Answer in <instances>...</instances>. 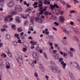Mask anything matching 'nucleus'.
Wrapping results in <instances>:
<instances>
[{"label": "nucleus", "mask_w": 80, "mask_h": 80, "mask_svg": "<svg viewBox=\"0 0 80 80\" xmlns=\"http://www.w3.org/2000/svg\"><path fill=\"white\" fill-rule=\"evenodd\" d=\"M18 56L19 57L18 58H17V57L16 56L15 58L17 61L19 63V66H22L23 64V58H22V56L21 53H18Z\"/></svg>", "instance_id": "obj_1"}, {"label": "nucleus", "mask_w": 80, "mask_h": 80, "mask_svg": "<svg viewBox=\"0 0 80 80\" xmlns=\"http://www.w3.org/2000/svg\"><path fill=\"white\" fill-rule=\"evenodd\" d=\"M18 11H19L21 12L22 11V9L21 8L20 6L18 5L16 7L14 11H12L10 13L11 15H16L17 14V12Z\"/></svg>", "instance_id": "obj_2"}, {"label": "nucleus", "mask_w": 80, "mask_h": 80, "mask_svg": "<svg viewBox=\"0 0 80 80\" xmlns=\"http://www.w3.org/2000/svg\"><path fill=\"white\" fill-rule=\"evenodd\" d=\"M63 60V58H60L59 59V62H62L61 63V64L62 65V68H63V69H65L66 68V66L67 65V64L66 63H64V61H62Z\"/></svg>", "instance_id": "obj_3"}, {"label": "nucleus", "mask_w": 80, "mask_h": 80, "mask_svg": "<svg viewBox=\"0 0 80 80\" xmlns=\"http://www.w3.org/2000/svg\"><path fill=\"white\" fill-rule=\"evenodd\" d=\"M5 51L8 54V56L9 57H10V58L12 57V53H11V52H10V51L8 48H6Z\"/></svg>", "instance_id": "obj_4"}, {"label": "nucleus", "mask_w": 80, "mask_h": 80, "mask_svg": "<svg viewBox=\"0 0 80 80\" xmlns=\"http://www.w3.org/2000/svg\"><path fill=\"white\" fill-rule=\"evenodd\" d=\"M50 7H50L49 8H50V9H51L52 10H53V9H54L55 8V7H56V8H59V7H58V6H57V4H54L53 5L51 4L50 5Z\"/></svg>", "instance_id": "obj_5"}, {"label": "nucleus", "mask_w": 80, "mask_h": 80, "mask_svg": "<svg viewBox=\"0 0 80 80\" xmlns=\"http://www.w3.org/2000/svg\"><path fill=\"white\" fill-rule=\"evenodd\" d=\"M39 68L42 72H45V69L43 68V66L42 64H39Z\"/></svg>", "instance_id": "obj_6"}, {"label": "nucleus", "mask_w": 80, "mask_h": 80, "mask_svg": "<svg viewBox=\"0 0 80 80\" xmlns=\"http://www.w3.org/2000/svg\"><path fill=\"white\" fill-rule=\"evenodd\" d=\"M8 5L9 7H12L14 5V2L13 1H11L8 4Z\"/></svg>", "instance_id": "obj_7"}, {"label": "nucleus", "mask_w": 80, "mask_h": 80, "mask_svg": "<svg viewBox=\"0 0 80 80\" xmlns=\"http://www.w3.org/2000/svg\"><path fill=\"white\" fill-rule=\"evenodd\" d=\"M35 20L37 22H38V23H42V19H40V18H35Z\"/></svg>", "instance_id": "obj_8"}, {"label": "nucleus", "mask_w": 80, "mask_h": 80, "mask_svg": "<svg viewBox=\"0 0 80 80\" xmlns=\"http://www.w3.org/2000/svg\"><path fill=\"white\" fill-rule=\"evenodd\" d=\"M59 21L61 23H63L65 21V18L62 16H60L59 18Z\"/></svg>", "instance_id": "obj_9"}, {"label": "nucleus", "mask_w": 80, "mask_h": 80, "mask_svg": "<svg viewBox=\"0 0 80 80\" xmlns=\"http://www.w3.org/2000/svg\"><path fill=\"white\" fill-rule=\"evenodd\" d=\"M69 75L70 76V77L71 79V80H75V77H73V74L71 72H69Z\"/></svg>", "instance_id": "obj_10"}, {"label": "nucleus", "mask_w": 80, "mask_h": 80, "mask_svg": "<svg viewBox=\"0 0 80 80\" xmlns=\"http://www.w3.org/2000/svg\"><path fill=\"white\" fill-rule=\"evenodd\" d=\"M33 56L37 60H38V56L37 53L34 52L33 54Z\"/></svg>", "instance_id": "obj_11"}, {"label": "nucleus", "mask_w": 80, "mask_h": 80, "mask_svg": "<svg viewBox=\"0 0 80 80\" xmlns=\"http://www.w3.org/2000/svg\"><path fill=\"white\" fill-rule=\"evenodd\" d=\"M74 66L75 67L78 68L79 69V70H80V67L78 65V63L75 62L74 64Z\"/></svg>", "instance_id": "obj_12"}, {"label": "nucleus", "mask_w": 80, "mask_h": 80, "mask_svg": "<svg viewBox=\"0 0 80 80\" xmlns=\"http://www.w3.org/2000/svg\"><path fill=\"white\" fill-rule=\"evenodd\" d=\"M6 67L7 69H9L10 68V64L9 63V62H6Z\"/></svg>", "instance_id": "obj_13"}, {"label": "nucleus", "mask_w": 80, "mask_h": 80, "mask_svg": "<svg viewBox=\"0 0 80 80\" xmlns=\"http://www.w3.org/2000/svg\"><path fill=\"white\" fill-rule=\"evenodd\" d=\"M47 7H44V9H43L41 11V12H40L39 15V16H40L41 15H42L43 14V12L44 11H46L47 10Z\"/></svg>", "instance_id": "obj_14"}, {"label": "nucleus", "mask_w": 80, "mask_h": 80, "mask_svg": "<svg viewBox=\"0 0 80 80\" xmlns=\"http://www.w3.org/2000/svg\"><path fill=\"white\" fill-rule=\"evenodd\" d=\"M33 10V8L32 7H29L28 8L26 12H28L29 13H30L31 12L30 11L31 10Z\"/></svg>", "instance_id": "obj_15"}, {"label": "nucleus", "mask_w": 80, "mask_h": 80, "mask_svg": "<svg viewBox=\"0 0 80 80\" xmlns=\"http://www.w3.org/2000/svg\"><path fill=\"white\" fill-rule=\"evenodd\" d=\"M12 17V15H9L8 16L6 17L4 19V21H7L8 20V18H10Z\"/></svg>", "instance_id": "obj_16"}, {"label": "nucleus", "mask_w": 80, "mask_h": 80, "mask_svg": "<svg viewBox=\"0 0 80 80\" xmlns=\"http://www.w3.org/2000/svg\"><path fill=\"white\" fill-rule=\"evenodd\" d=\"M29 63L31 66V67H34V64H33V61L32 60H30L29 61Z\"/></svg>", "instance_id": "obj_17"}, {"label": "nucleus", "mask_w": 80, "mask_h": 80, "mask_svg": "<svg viewBox=\"0 0 80 80\" xmlns=\"http://www.w3.org/2000/svg\"><path fill=\"white\" fill-rule=\"evenodd\" d=\"M37 5H38V2H34V4H33V6H34V8H38V6H37Z\"/></svg>", "instance_id": "obj_18"}, {"label": "nucleus", "mask_w": 80, "mask_h": 80, "mask_svg": "<svg viewBox=\"0 0 80 80\" xmlns=\"http://www.w3.org/2000/svg\"><path fill=\"white\" fill-rule=\"evenodd\" d=\"M21 17H22L23 18H24L25 19H27V15L23 14H21Z\"/></svg>", "instance_id": "obj_19"}, {"label": "nucleus", "mask_w": 80, "mask_h": 80, "mask_svg": "<svg viewBox=\"0 0 80 80\" xmlns=\"http://www.w3.org/2000/svg\"><path fill=\"white\" fill-rule=\"evenodd\" d=\"M16 21L17 23H20L21 22V20H20L19 18L17 17L16 18Z\"/></svg>", "instance_id": "obj_20"}, {"label": "nucleus", "mask_w": 80, "mask_h": 80, "mask_svg": "<svg viewBox=\"0 0 80 80\" xmlns=\"http://www.w3.org/2000/svg\"><path fill=\"white\" fill-rule=\"evenodd\" d=\"M50 68H52V70L53 72H54V73L57 72V68H53L52 66H51Z\"/></svg>", "instance_id": "obj_21"}, {"label": "nucleus", "mask_w": 80, "mask_h": 80, "mask_svg": "<svg viewBox=\"0 0 80 80\" xmlns=\"http://www.w3.org/2000/svg\"><path fill=\"white\" fill-rule=\"evenodd\" d=\"M70 50L71 52H75V49L74 48H70Z\"/></svg>", "instance_id": "obj_22"}, {"label": "nucleus", "mask_w": 80, "mask_h": 80, "mask_svg": "<svg viewBox=\"0 0 80 80\" xmlns=\"http://www.w3.org/2000/svg\"><path fill=\"white\" fill-rule=\"evenodd\" d=\"M22 50L24 52H27V49H26V48H23Z\"/></svg>", "instance_id": "obj_23"}, {"label": "nucleus", "mask_w": 80, "mask_h": 80, "mask_svg": "<svg viewBox=\"0 0 80 80\" xmlns=\"http://www.w3.org/2000/svg\"><path fill=\"white\" fill-rule=\"evenodd\" d=\"M62 30L64 32H65V33H67V29H65V28H62Z\"/></svg>", "instance_id": "obj_24"}, {"label": "nucleus", "mask_w": 80, "mask_h": 80, "mask_svg": "<svg viewBox=\"0 0 80 80\" xmlns=\"http://www.w3.org/2000/svg\"><path fill=\"white\" fill-rule=\"evenodd\" d=\"M69 53L71 57H73V53L71 51H69L68 52Z\"/></svg>", "instance_id": "obj_25"}, {"label": "nucleus", "mask_w": 80, "mask_h": 80, "mask_svg": "<svg viewBox=\"0 0 80 80\" xmlns=\"http://www.w3.org/2000/svg\"><path fill=\"white\" fill-rule=\"evenodd\" d=\"M44 4H46V5L48 4H50V2L49 1H47L45 0L44 1Z\"/></svg>", "instance_id": "obj_26"}, {"label": "nucleus", "mask_w": 80, "mask_h": 80, "mask_svg": "<svg viewBox=\"0 0 80 80\" xmlns=\"http://www.w3.org/2000/svg\"><path fill=\"white\" fill-rule=\"evenodd\" d=\"M39 8L40 10H43V8L42 7V4H39Z\"/></svg>", "instance_id": "obj_27"}, {"label": "nucleus", "mask_w": 80, "mask_h": 80, "mask_svg": "<svg viewBox=\"0 0 80 80\" xmlns=\"http://www.w3.org/2000/svg\"><path fill=\"white\" fill-rule=\"evenodd\" d=\"M31 43H32V45H36V43H37V42H33L32 41H31L30 42Z\"/></svg>", "instance_id": "obj_28"}, {"label": "nucleus", "mask_w": 80, "mask_h": 80, "mask_svg": "<svg viewBox=\"0 0 80 80\" xmlns=\"http://www.w3.org/2000/svg\"><path fill=\"white\" fill-rule=\"evenodd\" d=\"M18 30L19 32H21L23 31V30L21 28H18Z\"/></svg>", "instance_id": "obj_29"}, {"label": "nucleus", "mask_w": 80, "mask_h": 80, "mask_svg": "<svg viewBox=\"0 0 80 80\" xmlns=\"http://www.w3.org/2000/svg\"><path fill=\"white\" fill-rule=\"evenodd\" d=\"M20 38L22 40H25V37H24L23 35L21 36Z\"/></svg>", "instance_id": "obj_30"}, {"label": "nucleus", "mask_w": 80, "mask_h": 80, "mask_svg": "<svg viewBox=\"0 0 80 80\" xmlns=\"http://www.w3.org/2000/svg\"><path fill=\"white\" fill-rule=\"evenodd\" d=\"M56 72H58L59 73H61V71L59 68H56Z\"/></svg>", "instance_id": "obj_31"}, {"label": "nucleus", "mask_w": 80, "mask_h": 80, "mask_svg": "<svg viewBox=\"0 0 80 80\" xmlns=\"http://www.w3.org/2000/svg\"><path fill=\"white\" fill-rule=\"evenodd\" d=\"M12 29L13 30H16V27H15V25H12Z\"/></svg>", "instance_id": "obj_32"}, {"label": "nucleus", "mask_w": 80, "mask_h": 80, "mask_svg": "<svg viewBox=\"0 0 80 80\" xmlns=\"http://www.w3.org/2000/svg\"><path fill=\"white\" fill-rule=\"evenodd\" d=\"M73 39H74V40H75L76 42H78V40L77 39V38L76 37H73Z\"/></svg>", "instance_id": "obj_33"}, {"label": "nucleus", "mask_w": 80, "mask_h": 80, "mask_svg": "<svg viewBox=\"0 0 80 80\" xmlns=\"http://www.w3.org/2000/svg\"><path fill=\"white\" fill-rule=\"evenodd\" d=\"M24 5H26L27 7H29V4H28L26 2V1H24Z\"/></svg>", "instance_id": "obj_34"}, {"label": "nucleus", "mask_w": 80, "mask_h": 80, "mask_svg": "<svg viewBox=\"0 0 80 80\" xmlns=\"http://www.w3.org/2000/svg\"><path fill=\"white\" fill-rule=\"evenodd\" d=\"M1 57H4V58L7 57V55L5 54V53H2L1 55Z\"/></svg>", "instance_id": "obj_35"}, {"label": "nucleus", "mask_w": 80, "mask_h": 80, "mask_svg": "<svg viewBox=\"0 0 80 80\" xmlns=\"http://www.w3.org/2000/svg\"><path fill=\"white\" fill-rule=\"evenodd\" d=\"M44 15L47 16L48 15L49 12L48 11H45L44 12Z\"/></svg>", "instance_id": "obj_36"}, {"label": "nucleus", "mask_w": 80, "mask_h": 80, "mask_svg": "<svg viewBox=\"0 0 80 80\" xmlns=\"http://www.w3.org/2000/svg\"><path fill=\"white\" fill-rule=\"evenodd\" d=\"M50 64H51L53 66H54L55 64V63H54V62H53L51 61L50 62Z\"/></svg>", "instance_id": "obj_37"}, {"label": "nucleus", "mask_w": 80, "mask_h": 80, "mask_svg": "<svg viewBox=\"0 0 80 80\" xmlns=\"http://www.w3.org/2000/svg\"><path fill=\"white\" fill-rule=\"evenodd\" d=\"M6 37L8 39H10V36L9 34H7L6 35Z\"/></svg>", "instance_id": "obj_38"}, {"label": "nucleus", "mask_w": 80, "mask_h": 80, "mask_svg": "<svg viewBox=\"0 0 80 80\" xmlns=\"http://www.w3.org/2000/svg\"><path fill=\"white\" fill-rule=\"evenodd\" d=\"M43 55H44V57H45V58L46 59H47L48 58H47V54L45 52H44L43 53Z\"/></svg>", "instance_id": "obj_39"}, {"label": "nucleus", "mask_w": 80, "mask_h": 80, "mask_svg": "<svg viewBox=\"0 0 80 80\" xmlns=\"http://www.w3.org/2000/svg\"><path fill=\"white\" fill-rule=\"evenodd\" d=\"M18 42H16V41H14L13 42V43L14 46H17L18 45V44L17 43Z\"/></svg>", "instance_id": "obj_40"}, {"label": "nucleus", "mask_w": 80, "mask_h": 80, "mask_svg": "<svg viewBox=\"0 0 80 80\" xmlns=\"http://www.w3.org/2000/svg\"><path fill=\"white\" fill-rule=\"evenodd\" d=\"M67 53H65V52L63 53V57H67Z\"/></svg>", "instance_id": "obj_41"}, {"label": "nucleus", "mask_w": 80, "mask_h": 80, "mask_svg": "<svg viewBox=\"0 0 80 80\" xmlns=\"http://www.w3.org/2000/svg\"><path fill=\"white\" fill-rule=\"evenodd\" d=\"M3 61L2 59H0V66H2L3 65V63H2Z\"/></svg>", "instance_id": "obj_42"}, {"label": "nucleus", "mask_w": 80, "mask_h": 80, "mask_svg": "<svg viewBox=\"0 0 80 80\" xmlns=\"http://www.w3.org/2000/svg\"><path fill=\"white\" fill-rule=\"evenodd\" d=\"M42 0H39V3H40L39 5H42L43 3L42 2Z\"/></svg>", "instance_id": "obj_43"}, {"label": "nucleus", "mask_w": 80, "mask_h": 80, "mask_svg": "<svg viewBox=\"0 0 80 80\" xmlns=\"http://www.w3.org/2000/svg\"><path fill=\"white\" fill-rule=\"evenodd\" d=\"M34 21V19H31L30 20V22L32 24L33 23V21Z\"/></svg>", "instance_id": "obj_44"}, {"label": "nucleus", "mask_w": 80, "mask_h": 80, "mask_svg": "<svg viewBox=\"0 0 80 80\" xmlns=\"http://www.w3.org/2000/svg\"><path fill=\"white\" fill-rule=\"evenodd\" d=\"M18 42H17L18 43H19L21 44L22 43V42H21V40L20 39H18Z\"/></svg>", "instance_id": "obj_45"}, {"label": "nucleus", "mask_w": 80, "mask_h": 80, "mask_svg": "<svg viewBox=\"0 0 80 80\" xmlns=\"http://www.w3.org/2000/svg\"><path fill=\"white\" fill-rule=\"evenodd\" d=\"M59 0L61 2L62 4H65V1H63L62 0Z\"/></svg>", "instance_id": "obj_46"}, {"label": "nucleus", "mask_w": 80, "mask_h": 80, "mask_svg": "<svg viewBox=\"0 0 80 80\" xmlns=\"http://www.w3.org/2000/svg\"><path fill=\"white\" fill-rule=\"evenodd\" d=\"M58 55V54L56 55L55 56H54L56 59H58L59 58Z\"/></svg>", "instance_id": "obj_47"}, {"label": "nucleus", "mask_w": 80, "mask_h": 80, "mask_svg": "<svg viewBox=\"0 0 80 80\" xmlns=\"http://www.w3.org/2000/svg\"><path fill=\"white\" fill-rule=\"evenodd\" d=\"M48 30V29H46L45 31H43V33H45V32H47Z\"/></svg>", "instance_id": "obj_48"}, {"label": "nucleus", "mask_w": 80, "mask_h": 80, "mask_svg": "<svg viewBox=\"0 0 80 80\" xmlns=\"http://www.w3.org/2000/svg\"><path fill=\"white\" fill-rule=\"evenodd\" d=\"M74 1L75 4H76V3H79L78 1L77 0H73Z\"/></svg>", "instance_id": "obj_49"}, {"label": "nucleus", "mask_w": 80, "mask_h": 80, "mask_svg": "<svg viewBox=\"0 0 80 80\" xmlns=\"http://www.w3.org/2000/svg\"><path fill=\"white\" fill-rule=\"evenodd\" d=\"M34 76L35 77H38V73L37 72L35 73L34 74Z\"/></svg>", "instance_id": "obj_50"}, {"label": "nucleus", "mask_w": 80, "mask_h": 80, "mask_svg": "<svg viewBox=\"0 0 80 80\" xmlns=\"http://www.w3.org/2000/svg\"><path fill=\"white\" fill-rule=\"evenodd\" d=\"M3 28H8V26H7L5 25H4L3 26Z\"/></svg>", "instance_id": "obj_51"}, {"label": "nucleus", "mask_w": 80, "mask_h": 80, "mask_svg": "<svg viewBox=\"0 0 80 80\" xmlns=\"http://www.w3.org/2000/svg\"><path fill=\"white\" fill-rule=\"evenodd\" d=\"M52 18H53V20H56L57 18L56 17L54 16Z\"/></svg>", "instance_id": "obj_52"}, {"label": "nucleus", "mask_w": 80, "mask_h": 80, "mask_svg": "<svg viewBox=\"0 0 80 80\" xmlns=\"http://www.w3.org/2000/svg\"><path fill=\"white\" fill-rule=\"evenodd\" d=\"M54 44V47H55V48H57V47H58V44L55 43Z\"/></svg>", "instance_id": "obj_53"}, {"label": "nucleus", "mask_w": 80, "mask_h": 80, "mask_svg": "<svg viewBox=\"0 0 80 80\" xmlns=\"http://www.w3.org/2000/svg\"><path fill=\"white\" fill-rule=\"evenodd\" d=\"M75 12V11L74 10H71L70 12L72 14V13H74Z\"/></svg>", "instance_id": "obj_54"}, {"label": "nucleus", "mask_w": 80, "mask_h": 80, "mask_svg": "<svg viewBox=\"0 0 80 80\" xmlns=\"http://www.w3.org/2000/svg\"><path fill=\"white\" fill-rule=\"evenodd\" d=\"M54 23L55 25H57V26L59 25L58 23H57V22H54Z\"/></svg>", "instance_id": "obj_55"}, {"label": "nucleus", "mask_w": 80, "mask_h": 80, "mask_svg": "<svg viewBox=\"0 0 80 80\" xmlns=\"http://www.w3.org/2000/svg\"><path fill=\"white\" fill-rule=\"evenodd\" d=\"M35 49L36 50H37L38 51L39 50H40V48L38 47H37Z\"/></svg>", "instance_id": "obj_56"}, {"label": "nucleus", "mask_w": 80, "mask_h": 80, "mask_svg": "<svg viewBox=\"0 0 80 80\" xmlns=\"http://www.w3.org/2000/svg\"><path fill=\"white\" fill-rule=\"evenodd\" d=\"M3 43H2V42H0V48H1V47H2V46H3Z\"/></svg>", "instance_id": "obj_57"}, {"label": "nucleus", "mask_w": 80, "mask_h": 80, "mask_svg": "<svg viewBox=\"0 0 80 80\" xmlns=\"http://www.w3.org/2000/svg\"><path fill=\"white\" fill-rule=\"evenodd\" d=\"M6 30V29L5 28H3V29H1V32H4Z\"/></svg>", "instance_id": "obj_58"}, {"label": "nucleus", "mask_w": 80, "mask_h": 80, "mask_svg": "<svg viewBox=\"0 0 80 80\" xmlns=\"http://www.w3.org/2000/svg\"><path fill=\"white\" fill-rule=\"evenodd\" d=\"M45 78L47 79V80H48V78H49V77L48 76L46 75L45 76Z\"/></svg>", "instance_id": "obj_59"}, {"label": "nucleus", "mask_w": 80, "mask_h": 80, "mask_svg": "<svg viewBox=\"0 0 80 80\" xmlns=\"http://www.w3.org/2000/svg\"><path fill=\"white\" fill-rule=\"evenodd\" d=\"M66 6L67 8H70V7H71V6L69 5V4H67Z\"/></svg>", "instance_id": "obj_60"}, {"label": "nucleus", "mask_w": 80, "mask_h": 80, "mask_svg": "<svg viewBox=\"0 0 80 80\" xmlns=\"http://www.w3.org/2000/svg\"><path fill=\"white\" fill-rule=\"evenodd\" d=\"M70 24L71 25H73V24H74V22L72 21H71L70 22Z\"/></svg>", "instance_id": "obj_61"}, {"label": "nucleus", "mask_w": 80, "mask_h": 80, "mask_svg": "<svg viewBox=\"0 0 80 80\" xmlns=\"http://www.w3.org/2000/svg\"><path fill=\"white\" fill-rule=\"evenodd\" d=\"M34 64H36L37 62V60H35V61H34L33 62H32Z\"/></svg>", "instance_id": "obj_62"}, {"label": "nucleus", "mask_w": 80, "mask_h": 80, "mask_svg": "<svg viewBox=\"0 0 80 80\" xmlns=\"http://www.w3.org/2000/svg\"><path fill=\"white\" fill-rule=\"evenodd\" d=\"M18 36V34L16 33V34H15L14 35V37H17Z\"/></svg>", "instance_id": "obj_63"}, {"label": "nucleus", "mask_w": 80, "mask_h": 80, "mask_svg": "<svg viewBox=\"0 0 80 80\" xmlns=\"http://www.w3.org/2000/svg\"><path fill=\"white\" fill-rule=\"evenodd\" d=\"M31 49H33V48H35V46H31Z\"/></svg>", "instance_id": "obj_64"}]
</instances>
